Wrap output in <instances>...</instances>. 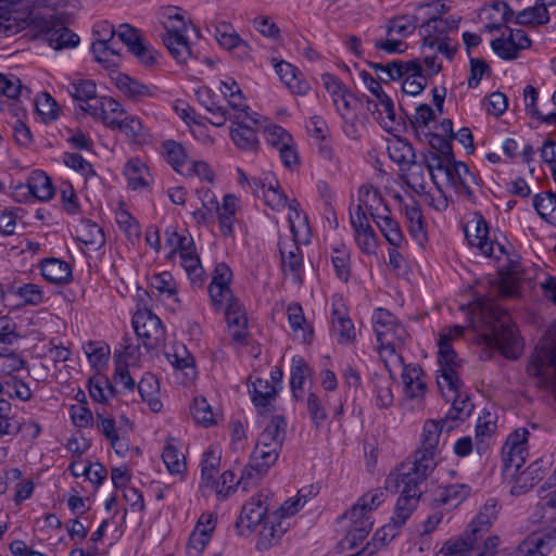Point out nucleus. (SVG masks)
Wrapping results in <instances>:
<instances>
[{
    "instance_id": "09e8293b",
    "label": "nucleus",
    "mask_w": 556,
    "mask_h": 556,
    "mask_svg": "<svg viewBox=\"0 0 556 556\" xmlns=\"http://www.w3.org/2000/svg\"><path fill=\"white\" fill-rule=\"evenodd\" d=\"M163 462L170 473H181L186 468L185 457L178 448L167 441L162 453Z\"/></svg>"
},
{
    "instance_id": "79ce46f5",
    "label": "nucleus",
    "mask_w": 556,
    "mask_h": 556,
    "mask_svg": "<svg viewBox=\"0 0 556 556\" xmlns=\"http://www.w3.org/2000/svg\"><path fill=\"white\" fill-rule=\"evenodd\" d=\"M267 180L266 189L263 188L262 198L264 199L266 205L271 207L273 210L280 211L285 208L289 201L286 193L281 190L277 180L274 177L269 178L265 177Z\"/></svg>"
},
{
    "instance_id": "2eb2a0df",
    "label": "nucleus",
    "mask_w": 556,
    "mask_h": 556,
    "mask_svg": "<svg viewBox=\"0 0 556 556\" xmlns=\"http://www.w3.org/2000/svg\"><path fill=\"white\" fill-rule=\"evenodd\" d=\"M545 475V469L540 462H534L529 465L525 470L518 471L516 476L505 479L511 483L510 494L519 496L530 491L536 483H539Z\"/></svg>"
},
{
    "instance_id": "39448f33",
    "label": "nucleus",
    "mask_w": 556,
    "mask_h": 556,
    "mask_svg": "<svg viewBox=\"0 0 556 556\" xmlns=\"http://www.w3.org/2000/svg\"><path fill=\"white\" fill-rule=\"evenodd\" d=\"M374 330L380 349L395 353L407 336L403 325L386 308H377L372 315Z\"/></svg>"
},
{
    "instance_id": "6e6d98bb",
    "label": "nucleus",
    "mask_w": 556,
    "mask_h": 556,
    "mask_svg": "<svg viewBox=\"0 0 556 556\" xmlns=\"http://www.w3.org/2000/svg\"><path fill=\"white\" fill-rule=\"evenodd\" d=\"M181 266L188 274L192 282H203L204 270L202 268L200 257L193 252H182L180 255Z\"/></svg>"
},
{
    "instance_id": "c9c22d12",
    "label": "nucleus",
    "mask_w": 556,
    "mask_h": 556,
    "mask_svg": "<svg viewBox=\"0 0 556 556\" xmlns=\"http://www.w3.org/2000/svg\"><path fill=\"white\" fill-rule=\"evenodd\" d=\"M358 201L362 208L371 216L382 212L383 198L380 191L372 185H364L358 190Z\"/></svg>"
},
{
    "instance_id": "bf43d9fd",
    "label": "nucleus",
    "mask_w": 556,
    "mask_h": 556,
    "mask_svg": "<svg viewBox=\"0 0 556 556\" xmlns=\"http://www.w3.org/2000/svg\"><path fill=\"white\" fill-rule=\"evenodd\" d=\"M279 252L283 268H288L292 274L298 275L302 266V254L298 242L294 241L289 251H287L286 247L280 243Z\"/></svg>"
},
{
    "instance_id": "a878e982",
    "label": "nucleus",
    "mask_w": 556,
    "mask_h": 556,
    "mask_svg": "<svg viewBox=\"0 0 556 556\" xmlns=\"http://www.w3.org/2000/svg\"><path fill=\"white\" fill-rule=\"evenodd\" d=\"M115 80L118 90L132 101L138 102L154 96L151 87L132 79L126 74H118Z\"/></svg>"
},
{
    "instance_id": "20e7f679",
    "label": "nucleus",
    "mask_w": 556,
    "mask_h": 556,
    "mask_svg": "<svg viewBox=\"0 0 556 556\" xmlns=\"http://www.w3.org/2000/svg\"><path fill=\"white\" fill-rule=\"evenodd\" d=\"M446 425L442 419L427 420L424 426L421 446L415 452V458L410 464H406L412 470L421 471L430 475L437 466L435 455L439 445L440 434Z\"/></svg>"
},
{
    "instance_id": "7c9ffc66",
    "label": "nucleus",
    "mask_w": 556,
    "mask_h": 556,
    "mask_svg": "<svg viewBox=\"0 0 556 556\" xmlns=\"http://www.w3.org/2000/svg\"><path fill=\"white\" fill-rule=\"evenodd\" d=\"M66 89L74 100L81 103L80 105L93 104L96 99L99 98L97 96V86L90 79L73 80Z\"/></svg>"
},
{
    "instance_id": "49530a36",
    "label": "nucleus",
    "mask_w": 556,
    "mask_h": 556,
    "mask_svg": "<svg viewBox=\"0 0 556 556\" xmlns=\"http://www.w3.org/2000/svg\"><path fill=\"white\" fill-rule=\"evenodd\" d=\"M162 153L164 154L166 161L173 166V168L182 174L180 167L186 163L187 153L184 147L174 141L167 140L162 143Z\"/></svg>"
},
{
    "instance_id": "f8f14e48",
    "label": "nucleus",
    "mask_w": 556,
    "mask_h": 556,
    "mask_svg": "<svg viewBox=\"0 0 556 556\" xmlns=\"http://www.w3.org/2000/svg\"><path fill=\"white\" fill-rule=\"evenodd\" d=\"M80 109L96 119L103 122L105 126L114 129L124 110L119 102L111 97H99L93 104L79 105Z\"/></svg>"
},
{
    "instance_id": "37998d69",
    "label": "nucleus",
    "mask_w": 556,
    "mask_h": 556,
    "mask_svg": "<svg viewBox=\"0 0 556 556\" xmlns=\"http://www.w3.org/2000/svg\"><path fill=\"white\" fill-rule=\"evenodd\" d=\"M312 370L309 365L301 356H294L291 365L290 388L293 396L299 400L298 391H303V383L311 375Z\"/></svg>"
},
{
    "instance_id": "e433bc0d",
    "label": "nucleus",
    "mask_w": 556,
    "mask_h": 556,
    "mask_svg": "<svg viewBox=\"0 0 556 556\" xmlns=\"http://www.w3.org/2000/svg\"><path fill=\"white\" fill-rule=\"evenodd\" d=\"M470 494V486L467 484H451L445 486L435 496L434 502L438 506L448 505L457 507Z\"/></svg>"
},
{
    "instance_id": "a19ab883",
    "label": "nucleus",
    "mask_w": 556,
    "mask_h": 556,
    "mask_svg": "<svg viewBox=\"0 0 556 556\" xmlns=\"http://www.w3.org/2000/svg\"><path fill=\"white\" fill-rule=\"evenodd\" d=\"M252 401L256 407H266L276 397L278 388L269 380L257 378L253 382Z\"/></svg>"
},
{
    "instance_id": "5701e85b",
    "label": "nucleus",
    "mask_w": 556,
    "mask_h": 556,
    "mask_svg": "<svg viewBox=\"0 0 556 556\" xmlns=\"http://www.w3.org/2000/svg\"><path fill=\"white\" fill-rule=\"evenodd\" d=\"M287 421L283 416H274L265 429L258 435L257 441L261 443L271 445L274 451H281L283 441L286 439Z\"/></svg>"
},
{
    "instance_id": "4d7b16f0",
    "label": "nucleus",
    "mask_w": 556,
    "mask_h": 556,
    "mask_svg": "<svg viewBox=\"0 0 556 556\" xmlns=\"http://www.w3.org/2000/svg\"><path fill=\"white\" fill-rule=\"evenodd\" d=\"M533 207L541 218L547 220V216L556 211V193L546 191L533 197Z\"/></svg>"
},
{
    "instance_id": "69168bd1",
    "label": "nucleus",
    "mask_w": 556,
    "mask_h": 556,
    "mask_svg": "<svg viewBox=\"0 0 556 556\" xmlns=\"http://www.w3.org/2000/svg\"><path fill=\"white\" fill-rule=\"evenodd\" d=\"M63 162L67 167L80 173L86 178L96 175L92 165L80 154L65 152L63 155Z\"/></svg>"
},
{
    "instance_id": "aec40b11",
    "label": "nucleus",
    "mask_w": 556,
    "mask_h": 556,
    "mask_svg": "<svg viewBox=\"0 0 556 556\" xmlns=\"http://www.w3.org/2000/svg\"><path fill=\"white\" fill-rule=\"evenodd\" d=\"M233 124L237 127L230 128V138L236 147L243 151L255 152L258 148V139L253 128L245 125V118L240 119V114L233 115Z\"/></svg>"
},
{
    "instance_id": "f03ea898",
    "label": "nucleus",
    "mask_w": 556,
    "mask_h": 556,
    "mask_svg": "<svg viewBox=\"0 0 556 556\" xmlns=\"http://www.w3.org/2000/svg\"><path fill=\"white\" fill-rule=\"evenodd\" d=\"M498 510V502L495 498L488 500L466 531L458 538L450 539L444 543L445 551L454 553L464 551L471 556H478V554L493 556L500 539L491 534L490 529Z\"/></svg>"
},
{
    "instance_id": "dca6fc26",
    "label": "nucleus",
    "mask_w": 556,
    "mask_h": 556,
    "mask_svg": "<svg viewBox=\"0 0 556 556\" xmlns=\"http://www.w3.org/2000/svg\"><path fill=\"white\" fill-rule=\"evenodd\" d=\"M226 320L233 341L242 343L248 336L245 309L239 301L228 303L225 308Z\"/></svg>"
},
{
    "instance_id": "0eeeda50",
    "label": "nucleus",
    "mask_w": 556,
    "mask_h": 556,
    "mask_svg": "<svg viewBox=\"0 0 556 556\" xmlns=\"http://www.w3.org/2000/svg\"><path fill=\"white\" fill-rule=\"evenodd\" d=\"M132 326L147 350H159L164 345L165 329L161 319L151 311H138L132 317Z\"/></svg>"
},
{
    "instance_id": "393cba45",
    "label": "nucleus",
    "mask_w": 556,
    "mask_h": 556,
    "mask_svg": "<svg viewBox=\"0 0 556 556\" xmlns=\"http://www.w3.org/2000/svg\"><path fill=\"white\" fill-rule=\"evenodd\" d=\"M137 389L141 400L149 405L152 412L157 413L162 409L163 405L159 399L160 383L153 374L146 372L138 382Z\"/></svg>"
},
{
    "instance_id": "5fc2aeb1",
    "label": "nucleus",
    "mask_w": 556,
    "mask_h": 556,
    "mask_svg": "<svg viewBox=\"0 0 556 556\" xmlns=\"http://www.w3.org/2000/svg\"><path fill=\"white\" fill-rule=\"evenodd\" d=\"M376 392V405L380 408H388L393 404V394L391 391L392 382L384 377L376 376L374 378Z\"/></svg>"
},
{
    "instance_id": "7ed1b4c3",
    "label": "nucleus",
    "mask_w": 556,
    "mask_h": 556,
    "mask_svg": "<svg viewBox=\"0 0 556 556\" xmlns=\"http://www.w3.org/2000/svg\"><path fill=\"white\" fill-rule=\"evenodd\" d=\"M429 475L412 470L406 464H402L395 472H391L386 479V491L395 493L401 484L403 489L397 500L392 521L403 526L421 496V484Z\"/></svg>"
},
{
    "instance_id": "423d86ee",
    "label": "nucleus",
    "mask_w": 556,
    "mask_h": 556,
    "mask_svg": "<svg viewBox=\"0 0 556 556\" xmlns=\"http://www.w3.org/2000/svg\"><path fill=\"white\" fill-rule=\"evenodd\" d=\"M456 358V353L451 345V334L441 333L438 351V363L440 368L437 371V383L446 401H450V399L444 391L445 388L447 390H456L457 386L460 384V378L454 369Z\"/></svg>"
},
{
    "instance_id": "338daca9",
    "label": "nucleus",
    "mask_w": 556,
    "mask_h": 556,
    "mask_svg": "<svg viewBox=\"0 0 556 556\" xmlns=\"http://www.w3.org/2000/svg\"><path fill=\"white\" fill-rule=\"evenodd\" d=\"M116 35L129 52L144 40L141 33L129 24H121Z\"/></svg>"
},
{
    "instance_id": "473e14b6",
    "label": "nucleus",
    "mask_w": 556,
    "mask_h": 556,
    "mask_svg": "<svg viewBox=\"0 0 556 556\" xmlns=\"http://www.w3.org/2000/svg\"><path fill=\"white\" fill-rule=\"evenodd\" d=\"M28 192L40 201H48L54 194L51 179L43 172H34L27 182Z\"/></svg>"
},
{
    "instance_id": "1a4fd4ad",
    "label": "nucleus",
    "mask_w": 556,
    "mask_h": 556,
    "mask_svg": "<svg viewBox=\"0 0 556 556\" xmlns=\"http://www.w3.org/2000/svg\"><path fill=\"white\" fill-rule=\"evenodd\" d=\"M370 514V511L356 503L343 515V518L350 521V526L344 538V541L350 548H355L371 531L374 521Z\"/></svg>"
},
{
    "instance_id": "3c124183",
    "label": "nucleus",
    "mask_w": 556,
    "mask_h": 556,
    "mask_svg": "<svg viewBox=\"0 0 556 556\" xmlns=\"http://www.w3.org/2000/svg\"><path fill=\"white\" fill-rule=\"evenodd\" d=\"M214 36L219 46L228 51H231L233 48H236V46L242 39L233 29L232 25L226 22H222L215 27Z\"/></svg>"
},
{
    "instance_id": "b1692460",
    "label": "nucleus",
    "mask_w": 556,
    "mask_h": 556,
    "mask_svg": "<svg viewBox=\"0 0 556 556\" xmlns=\"http://www.w3.org/2000/svg\"><path fill=\"white\" fill-rule=\"evenodd\" d=\"M275 68L280 79L290 89L292 93L303 96L308 92L309 84L306 80L301 79L299 77L301 73L292 64L286 61H280L275 65Z\"/></svg>"
},
{
    "instance_id": "72a5a7b5",
    "label": "nucleus",
    "mask_w": 556,
    "mask_h": 556,
    "mask_svg": "<svg viewBox=\"0 0 556 556\" xmlns=\"http://www.w3.org/2000/svg\"><path fill=\"white\" fill-rule=\"evenodd\" d=\"M401 178L417 194L427 192L426 173L421 162L415 160L412 164L407 165Z\"/></svg>"
},
{
    "instance_id": "9d476101",
    "label": "nucleus",
    "mask_w": 556,
    "mask_h": 556,
    "mask_svg": "<svg viewBox=\"0 0 556 556\" xmlns=\"http://www.w3.org/2000/svg\"><path fill=\"white\" fill-rule=\"evenodd\" d=\"M556 547V528L533 533L507 556H548Z\"/></svg>"
},
{
    "instance_id": "f257e3e1",
    "label": "nucleus",
    "mask_w": 556,
    "mask_h": 556,
    "mask_svg": "<svg viewBox=\"0 0 556 556\" xmlns=\"http://www.w3.org/2000/svg\"><path fill=\"white\" fill-rule=\"evenodd\" d=\"M471 325L479 333V340L488 348H496L509 359H517L521 355L523 343L518 336L516 325L507 309L495 302L481 301L479 312L473 315Z\"/></svg>"
},
{
    "instance_id": "bb28decb",
    "label": "nucleus",
    "mask_w": 556,
    "mask_h": 556,
    "mask_svg": "<svg viewBox=\"0 0 556 556\" xmlns=\"http://www.w3.org/2000/svg\"><path fill=\"white\" fill-rule=\"evenodd\" d=\"M332 326L339 343L350 344L355 340L356 333L354 325L352 320L345 316L343 306L338 307L333 305Z\"/></svg>"
},
{
    "instance_id": "603ef678",
    "label": "nucleus",
    "mask_w": 556,
    "mask_h": 556,
    "mask_svg": "<svg viewBox=\"0 0 556 556\" xmlns=\"http://www.w3.org/2000/svg\"><path fill=\"white\" fill-rule=\"evenodd\" d=\"M116 128L124 132L131 141H140L146 136L141 121L135 116H126L123 119H118L117 125H114V129Z\"/></svg>"
},
{
    "instance_id": "052dcab7",
    "label": "nucleus",
    "mask_w": 556,
    "mask_h": 556,
    "mask_svg": "<svg viewBox=\"0 0 556 556\" xmlns=\"http://www.w3.org/2000/svg\"><path fill=\"white\" fill-rule=\"evenodd\" d=\"M83 349L92 367L99 368L106 364L110 354L108 346L100 345L99 342L89 341Z\"/></svg>"
},
{
    "instance_id": "8fccbe9b",
    "label": "nucleus",
    "mask_w": 556,
    "mask_h": 556,
    "mask_svg": "<svg viewBox=\"0 0 556 556\" xmlns=\"http://www.w3.org/2000/svg\"><path fill=\"white\" fill-rule=\"evenodd\" d=\"M457 28V21L454 18H442L438 15H431L420 25L421 30L434 33L438 37L446 38V34Z\"/></svg>"
},
{
    "instance_id": "58836bf2",
    "label": "nucleus",
    "mask_w": 556,
    "mask_h": 556,
    "mask_svg": "<svg viewBox=\"0 0 556 556\" xmlns=\"http://www.w3.org/2000/svg\"><path fill=\"white\" fill-rule=\"evenodd\" d=\"M289 214L288 222L293 236V241L299 242L302 231H308L307 216L301 211L300 203L296 199H292L288 203Z\"/></svg>"
},
{
    "instance_id": "2f4dec72",
    "label": "nucleus",
    "mask_w": 556,
    "mask_h": 556,
    "mask_svg": "<svg viewBox=\"0 0 556 556\" xmlns=\"http://www.w3.org/2000/svg\"><path fill=\"white\" fill-rule=\"evenodd\" d=\"M528 456L527 447L521 448H507L503 446L502 448V459H503V477L504 479H508L509 477L516 476V473L523 466L526 458Z\"/></svg>"
},
{
    "instance_id": "4468645a",
    "label": "nucleus",
    "mask_w": 556,
    "mask_h": 556,
    "mask_svg": "<svg viewBox=\"0 0 556 556\" xmlns=\"http://www.w3.org/2000/svg\"><path fill=\"white\" fill-rule=\"evenodd\" d=\"M465 237L470 245L477 247L484 255L494 254V243L489 240L488 223L481 214H475V218L465 226Z\"/></svg>"
},
{
    "instance_id": "f704fd0d",
    "label": "nucleus",
    "mask_w": 556,
    "mask_h": 556,
    "mask_svg": "<svg viewBox=\"0 0 556 556\" xmlns=\"http://www.w3.org/2000/svg\"><path fill=\"white\" fill-rule=\"evenodd\" d=\"M390 159L396 163L402 172L416 160L414 147L403 139H397L388 148Z\"/></svg>"
},
{
    "instance_id": "c85d7f7f",
    "label": "nucleus",
    "mask_w": 556,
    "mask_h": 556,
    "mask_svg": "<svg viewBox=\"0 0 556 556\" xmlns=\"http://www.w3.org/2000/svg\"><path fill=\"white\" fill-rule=\"evenodd\" d=\"M402 526H397L395 522L390 520L389 523L384 525L380 529H378L372 539L371 542H368L359 552L356 554L359 555H372L376 553L380 547L386 546L389 542H391L399 533V529Z\"/></svg>"
},
{
    "instance_id": "f3484780",
    "label": "nucleus",
    "mask_w": 556,
    "mask_h": 556,
    "mask_svg": "<svg viewBox=\"0 0 556 556\" xmlns=\"http://www.w3.org/2000/svg\"><path fill=\"white\" fill-rule=\"evenodd\" d=\"M448 166L445 168V175L448 181L453 184L458 192L467 197H472L470 184L475 182L476 178L470 173L469 167L464 162L456 161L447 162Z\"/></svg>"
},
{
    "instance_id": "ea45409f",
    "label": "nucleus",
    "mask_w": 556,
    "mask_h": 556,
    "mask_svg": "<svg viewBox=\"0 0 556 556\" xmlns=\"http://www.w3.org/2000/svg\"><path fill=\"white\" fill-rule=\"evenodd\" d=\"M8 292L17 295L23 305H39L43 300V292L41 288L36 283H23L16 286L11 283L8 286Z\"/></svg>"
},
{
    "instance_id": "de8ad7c7",
    "label": "nucleus",
    "mask_w": 556,
    "mask_h": 556,
    "mask_svg": "<svg viewBox=\"0 0 556 556\" xmlns=\"http://www.w3.org/2000/svg\"><path fill=\"white\" fill-rule=\"evenodd\" d=\"M92 251L101 249L105 244L104 232L96 223L87 222L78 238Z\"/></svg>"
},
{
    "instance_id": "ddd939ff",
    "label": "nucleus",
    "mask_w": 556,
    "mask_h": 556,
    "mask_svg": "<svg viewBox=\"0 0 556 556\" xmlns=\"http://www.w3.org/2000/svg\"><path fill=\"white\" fill-rule=\"evenodd\" d=\"M463 381L457 386L456 390H448L452 394V406L442 418L443 425H446V431L454 429L458 422L464 421L473 410V404L469 395L462 391Z\"/></svg>"
},
{
    "instance_id": "a18cd8bd",
    "label": "nucleus",
    "mask_w": 556,
    "mask_h": 556,
    "mask_svg": "<svg viewBox=\"0 0 556 556\" xmlns=\"http://www.w3.org/2000/svg\"><path fill=\"white\" fill-rule=\"evenodd\" d=\"M280 451H265L254 448L251 455L252 468L255 469L258 477L267 473L268 469L277 462Z\"/></svg>"
},
{
    "instance_id": "774afa93",
    "label": "nucleus",
    "mask_w": 556,
    "mask_h": 556,
    "mask_svg": "<svg viewBox=\"0 0 556 556\" xmlns=\"http://www.w3.org/2000/svg\"><path fill=\"white\" fill-rule=\"evenodd\" d=\"M211 539V534L206 533L205 530L200 528H194L190 534L187 551L190 556H200V554L204 551Z\"/></svg>"
},
{
    "instance_id": "13d9d810",
    "label": "nucleus",
    "mask_w": 556,
    "mask_h": 556,
    "mask_svg": "<svg viewBox=\"0 0 556 556\" xmlns=\"http://www.w3.org/2000/svg\"><path fill=\"white\" fill-rule=\"evenodd\" d=\"M70 469L75 477L86 476L96 486L101 485L108 476V470L99 463L83 466L81 471H75V463H73Z\"/></svg>"
},
{
    "instance_id": "c756f323",
    "label": "nucleus",
    "mask_w": 556,
    "mask_h": 556,
    "mask_svg": "<svg viewBox=\"0 0 556 556\" xmlns=\"http://www.w3.org/2000/svg\"><path fill=\"white\" fill-rule=\"evenodd\" d=\"M548 5L545 1L536 0L533 7L526 8L516 15V23L520 25H544L549 22Z\"/></svg>"
},
{
    "instance_id": "680f3d73",
    "label": "nucleus",
    "mask_w": 556,
    "mask_h": 556,
    "mask_svg": "<svg viewBox=\"0 0 556 556\" xmlns=\"http://www.w3.org/2000/svg\"><path fill=\"white\" fill-rule=\"evenodd\" d=\"M191 414L194 420L204 427H208L214 424L212 407L204 397L194 399L191 407Z\"/></svg>"
},
{
    "instance_id": "6ab92c4d",
    "label": "nucleus",
    "mask_w": 556,
    "mask_h": 556,
    "mask_svg": "<svg viewBox=\"0 0 556 556\" xmlns=\"http://www.w3.org/2000/svg\"><path fill=\"white\" fill-rule=\"evenodd\" d=\"M210 197V203L213 205L217 218L219 220L220 230L225 236L232 233V220L235 218L237 210V198L232 194H226L223 200V206L219 207L218 202L214 199V195L206 190L205 198Z\"/></svg>"
},
{
    "instance_id": "864d4df0",
    "label": "nucleus",
    "mask_w": 556,
    "mask_h": 556,
    "mask_svg": "<svg viewBox=\"0 0 556 556\" xmlns=\"http://www.w3.org/2000/svg\"><path fill=\"white\" fill-rule=\"evenodd\" d=\"M147 170V167L138 160H129L124 168V174L128 180V187L136 190L147 186V181L142 177V172Z\"/></svg>"
},
{
    "instance_id": "4be33fe9",
    "label": "nucleus",
    "mask_w": 556,
    "mask_h": 556,
    "mask_svg": "<svg viewBox=\"0 0 556 556\" xmlns=\"http://www.w3.org/2000/svg\"><path fill=\"white\" fill-rule=\"evenodd\" d=\"M42 277L55 285H66L72 279L71 265L59 258H46L40 265Z\"/></svg>"
},
{
    "instance_id": "cd10ccee",
    "label": "nucleus",
    "mask_w": 556,
    "mask_h": 556,
    "mask_svg": "<svg viewBox=\"0 0 556 556\" xmlns=\"http://www.w3.org/2000/svg\"><path fill=\"white\" fill-rule=\"evenodd\" d=\"M418 17L416 15L403 14L392 16L387 21V36H395L403 40L412 35L417 27Z\"/></svg>"
},
{
    "instance_id": "6e6552de",
    "label": "nucleus",
    "mask_w": 556,
    "mask_h": 556,
    "mask_svg": "<svg viewBox=\"0 0 556 556\" xmlns=\"http://www.w3.org/2000/svg\"><path fill=\"white\" fill-rule=\"evenodd\" d=\"M268 506L266 505V496L257 494L243 505L241 514L235 523L237 533L241 536H248L256 527L266 521Z\"/></svg>"
},
{
    "instance_id": "a211bd4d",
    "label": "nucleus",
    "mask_w": 556,
    "mask_h": 556,
    "mask_svg": "<svg viewBox=\"0 0 556 556\" xmlns=\"http://www.w3.org/2000/svg\"><path fill=\"white\" fill-rule=\"evenodd\" d=\"M371 219L375 222L386 240L394 248H399L404 236L400 228L399 223L391 216L389 207L383 205L380 214H371Z\"/></svg>"
},
{
    "instance_id": "0e129e2a",
    "label": "nucleus",
    "mask_w": 556,
    "mask_h": 556,
    "mask_svg": "<svg viewBox=\"0 0 556 556\" xmlns=\"http://www.w3.org/2000/svg\"><path fill=\"white\" fill-rule=\"evenodd\" d=\"M220 458L216 456L213 451H207L203 455L201 463L202 481L206 486H210L214 481L217 467L219 466Z\"/></svg>"
},
{
    "instance_id": "9b49d317",
    "label": "nucleus",
    "mask_w": 556,
    "mask_h": 556,
    "mask_svg": "<svg viewBox=\"0 0 556 556\" xmlns=\"http://www.w3.org/2000/svg\"><path fill=\"white\" fill-rule=\"evenodd\" d=\"M41 30L45 34V40L54 50L75 48L79 43L78 35L52 17L42 21Z\"/></svg>"
},
{
    "instance_id": "c03bdc74",
    "label": "nucleus",
    "mask_w": 556,
    "mask_h": 556,
    "mask_svg": "<svg viewBox=\"0 0 556 556\" xmlns=\"http://www.w3.org/2000/svg\"><path fill=\"white\" fill-rule=\"evenodd\" d=\"M533 517L540 522H556V490L540 498Z\"/></svg>"
},
{
    "instance_id": "4c0bfd02",
    "label": "nucleus",
    "mask_w": 556,
    "mask_h": 556,
    "mask_svg": "<svg viewBox=\"0 0 556 556\" xmlns=\"http://www.w3.org/2000/svg\"><path fill=\"white\" fill-rule=\"evenodd\" d=\"M170 55L178 63H186L191 58L192 52L186 35H165L163 38Z\"/></svg>"
},
{
    "instance_id": "412c9836",
    "label": "nucleus",
    "mask_w": 556,
    "mask_h": 556,
    "mask_svg": "<svg viewBox=\"0 0 556 556\" xmlns=\"http://www.w3.org/2000/svg\"><path fill=\"white\" fill-rule=\"evenodd\" d=\"M405 394L409 399L422 397L427 391L424 371L418 365H405L402 371Z\"/></svg>"
},
{
    "instance_id": "e2e57ef3",
    "label": "nucleus",
    "mask_w": 556,
    "mask_h": 556,
    "mask_svg": "<svg viewBox=\"0 0 556 556\" xmlns=\"http://www.w3.org/2000/svg\"><path fill=\"white\" fill-rule=\"evenodd\" d=\"M493 51L504 60H515L520 51L510 35L507 38H496L492 40Z\"/></svg>"
}]
</instances>
